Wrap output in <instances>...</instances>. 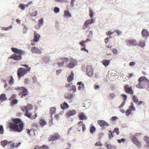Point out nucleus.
Returning a JSON list of instances; mask_svg holds the SVG:
<instances>
[{"label":"nucleus","mask_w":149,"mask_h":149,"mask_svg":"<svg viewBox=\"0 0 149 149\" xmlns=\"http://www.w3.org/2000/svg\"><path fill=\"white\" fill-rule=\"evenodd\" d=\"M78 118L80 120H86L87 117L84 112H80L79 113Z\"/></svg>","instance_id":"4468645a"},{"label":"nucleus","mask_w":149,"mask_h":149,"mask_svg":"<svg viewBox=\"0 0 149 149\" xmlns=\"http://www.w3.org/2000/svg\"><path fill=\"white\" fill-rule=\"evenodd\" d=\"M61 60L63 61L62 62L67 63L69 61L68 58H61Z\"/></svg>","instance_id":"ea45409f"},{"label":"nucleus","mask_w":149,"mask_h":149,"mask_svg":"<svg viewBox=\"0 0 149 149\" xmlns=\"http://www.w3.org/2000/svg\"><path fill=\"white\" fill-rule=\"evenodd\" d=\"M98 123L101 127L102 126H108L109 125L108 123L104 121L103 120H100L97 122Z\"/></svg>","instance_id":"f3484780"},{"label":"nucleus","mask_w":149,"mask_h":149,"mask_svg":"<svg viewBox=\"0 0 149 149\" xmlns=\"http://www.w3.org/2000/svg\"><path fill=\"white\" fill-rule=\"evenodd\" d=\"M27 133L30 136L34 135H35V133L37 131L35 129H28L27 130Z\"/></svg>","instance_id":"aec40b11"},{"label":"nucleus","mask_w":149,"mask_h":149,"mask_svg":"<svg viewBox=\"0 0 149 149\" xmlns=\"http://www.w3.org/2000/svg\"><path fill=\"white\" fill-rule=\"evenodd\" d=\"M64 14L66 16H71V14L68 11H65Z\"/></svg>","instance_id":"49530a36"},{"label":"nucleus","mask_w":149,"mask_h":149,"mask_svg":"<svg viewBox=\"0 0 149 149\" xmlns=\"http://www.w3.org/2000/svg\"><path fill=\"white\" fill-rule=\"evenodd\" d=\"M33 108V106L32 105L28 104L26 106L21 108V109L23 111H26V116L31 119H35L37 117V114L36 113L34 116H32L31 113L29 111V110H31Z\"/></svg>","instance_id":"7ed1b4c3"},{"label":"nucleus","mask_w":149,"mask_h":149,"mask_svg":"<svg viewBox=\"0 0 149 149\" xmlns=\"http://www.w3.org/2000/svg\"><path fill=\"white\" fill-rule=\"evenodd\" d=\"M124 89L125 91L127 93L130 95H133L134 93V91L132 90V87L130 86L128 84H126L124 87Z\"/></svg>","instance_id":"1a4fd4ad"},{"label":"nucleus","mask_w":149,"mask_h":149,"mask_svg":"<svg viewBox=\"0 0 149 149\" xmlns=\"http://www.w3.org/2000/svg\"><path fill=\"white\" fill-rule=\"evenodd\" d=\"M4 133V130L2 125H0V133L3 134Z\"/></svg>","instance_id":"de8ad7c7"},{"label":"nucleus","mask_w":149,"mask_h":149,"mask_svg":"<svg viewBox=\"0 0 149 149\" xmlns=\"http://www.w3.org/2000/svg\"><path fill=\"white\" fill-rule=\"evenodd\" d=\"M29 80L27 78H26L24 79V83L25 84H27L29 83Z\"/></svg>","instance_id":"bf43d9fd"},{"label":"nucleus","mask_w":149,"mask_h":149,"mask_svg":"<svg viewBox=\"0 0 149 149\" xmlns=\"http://www.w3.org/2000/svg\"><path fill=\"white\" fill-rule=\"evenodd\" d=\"M12 26H10L8 27H3L2 29L5 31H7L10 30V29H12Z\"/></svg>","instance_id":"79ce46f5"},{"label":"nucleus","mask_w":149,"mask_h":149,"mask_svg":"<svg viewBox=\"0 0 149 149\" xmlns=\"http://www.w3.org/2000/svg\"><path fill=\"white\" fill-rule=\"evenodd\" d=\"M126 42L128 46L133 45L136 46L138 45V42L134 39L127 40L126 41Z\"/></svg>","instance_id":"9b49d317"},{"label":"nucleus","mask_w":149,"mask_h":149,"mask_svg":"<svg viewBox=\"0 0 149 149\" xmlns=\"http://www.w3.org/2000/svg\"><path fill=\"white\" fill-rule=\"evenodd\" d=\"M32 79L34 83H35L37 81V79L36 76H34L32 78Z\"/></svg>","instance_id":"0e129e2a"},{"label":"nucleus","mask_w":149,"mask_h":149,"mask_svg":"<svg viewBox=\"0 0 149 149\" xmlns=\"http://www.w3.org/2000/svg\"><path fill=\"white\" fill-rule=\"evenodd\" d=\"M93 22V20L92 19L86 20L84 24V25L85 26V28H83V29H84L86 28H87L89 24H91Z\"/></svg>","instance_id":"dca6fc26"},{"label":"nucleus","mask_w":149,"mask_h":149,"mask_svg":"<svg viewBox=\"0 0 149 149\" xmlns=\"http://www.w3.org/2000/svg\"><path fill=\"white\" fill-rule=\"evenodd\" d=\"M129 108L132 111H135V109L134 107L133 103V102H131L130 103V106Z\"/></svg>","instance_id":"473e14b6"},{"label":"nucleus","mask_w":149,"mask_h":149,"mask_svg":"<svg viewBox=\"0 0 149 149\" xmlns=\"http://www.w3.org/2000/svg\"><path fill=\"white\" fill-rule=\"evenodd\" d=\"M10 58H12L14 60L18 61H20L22 58L21 55H17L16 54H14L12 55L10 57Z\"/></svg>","instance_id":"ddd939ff"},{"label":"nucleus","mask_w":149,"mask_h":149,"mask_svg":"<svg viewBox=\"0 0 149 149\" xmlns=\"http://www.w3.org/2000/svg\"><path fill=\"white\" fill-rule=\"evenodd\" d=\"M109 139H111L113 137V132H112L111 130L109 131Z\"/></svg>","instance_id":"72a5a7b5"},{"label":"nucleus","mask_w":149,"mask_h":149,"mask_svg":"<svg viewBox=\"0 0 149 149\" xmlns=\"http://www.w3.org/2000/svg\"><path fill=\"white\" fill-rule=\"evenodd\" d=\"M27 28L25 26H24L23 29V32L24 33H25L27 32Z\"/></svg>","instance_id":"4d7b16f0"},{"label":"nucleus","mask_w":149,"mask_h":149,"mask_svg":"<svg viewBox=\"0 0 149 149\" xmlns=\"http://www.w3.org/2000/svg\"><path fill=\"white\" fill-rule=\"evenodd\" d=\"M110 63V61L109 60L104 59L102 61V64L105 67L108 66Z\"/></svg>","instance_id":"b1692460"},{"label":"nucleus","mask_w":149,"mask_h":149,"mask_svg":"<svg viewBox=\"0 0 149 149\" xmlns=\"http://www.w3.org/2000/svg\"><path fill=\"white\" fill-rule=\"evenodd\" d=\"M17 95L14 94L12 95L9 98L10 100H13L16 97Z\"/></svg>","instance_id":"a19ab883"},{"label":"nucleus","mask_w":149,"mask_h":149,"mask_svg":"<svg viewBox=\"0 0 149 149\" xmlns=\"http://www.w3.org/2000/svg\"><path fill=\"white\" fill-rule=\"evenodd\" d=\"M83 123V122L82 121H80L78 123V125L79 126V127H77V130L80 131L81 130V124H82Z\"/></svg>","instance_id":"f704fd0d"},{"label":"nucleus","mask_w":149,"mask_h":149,"mask_svg":"<svg viewBox=\"0 0 149 149\" xmlns=\"http://www.w3.org/2000/svg\"><path fill=\"white\" fill-rule=\"evenodd\" d=\"M74 74L72 72L71 74L68 77L67 81L68 82H70L72 81L73 79Z\"/></svg>","instance_id":"bb28decb"},{"label":"nucleus","mask_w":149,"mask_h":149,"mask_svg":"<svg viewBox=\"0 0 149 149\" xmlns=\"http://www.w3.org/2000/svg\"><path fill=\"white\" fill-rule=\"evenodd\" d=\"M89 12H90V16L91 18H92L93 17V16L94 15V13L92 11V10L91 9H89Z\"/></svg>","instance_id":"37998d69"},{"label":"nucleus","mask_w":149,"mask_h":149,"mask_svg":"<svg viewBox=\"0 0 149 149\" xmlns=\"http://www.w3.org/2000/svg\"><path fill=\"white\" fill-rule=\"evenodd\" d=\"M18 100L16 99H13L12 100L11 102V105H14L17 103Z\"/></svg>","instance_id":"58836bf2"},{"label":"nucleus","mask_w":149,"mask_h":149,"mask_svg":"<svg viewBox=\"0 0 149 149\" xmlns=\"http://www.w3.org/2000/svg\"><path fill=\"white\" fill-rule=\"evenodd\" d=\"M43 20L42 19H40L39 20V24L42 25L43 24Z\"/></svg>","instance_id":"13d9d810"},{"label":"nucleus","mask_w":149,"mask_h":149,"mask_svg":"<svg viewBox=\"0 0 149 149\" xmlns=\"http://www.w3.org/2000/svg\"><path fill=\"white\" fill-rule=\"evenodd\" d=\"M11 143H10V146L11 148H15V143L13 141H10Z\"/></svg>","instance_id":"c03bdc74"},{"label":"nucleus","mask_w":149,"mask_h":149,"mask_svg":"<svg viewBox=\"0 0 149 149\" xmlns=\"http://www.w3.org/2000/svg\"><path fill=\"white\" fill-rule=\"evenodd\" d=\"M141 135V133H138L135 134L134 135L130 137V139L132 142L139 148H141L142 146L141 143V142L137 139L136 137L139 136Z\"/></svg>","instance_id":"20e7f679"},{"label":"nucleus","mask_w":149,"mask_h":149,"mask_svg":"<svg viewBox=\"0 0 149 149\" xmlns=\"http://www.w3.org/2000/svg\"><path fill=\"white\" fill-rule=\"evenodd\" d=\"M139 82L136 87L139 89H143L149 86V80L145 77H141L138 79Z\"/></svg>","instance_id":"f03ea898"},{"label":"nucleus","mask_w":149,"mask_h":149,"mask_svg":"<svg viewBox=\"0 0 149 149\" xmlns=\"http://www.w3.org/2000/svg\"><path fill=\"white\" fill-rule=\"evenodd\" d=\"M42 147H43V149H49V147L45 145H43L42 146Z\"/></svg>","instance_id":"774afa93"},{"label":"nucleus","mask_w":149,"mask_h":149,"mask_svg":"<svg viewBox=\"0 0 149 149\" xmlns=\"http://www.w3.org/2000/svg\"><path fill=\"white\" fill-rule=\"evenodd\" d=\"M116 132V134L118 135L119 134V129L118 128L116 127L113 130V133Z\"/></svg>","instance_id":"e433bc0d"},{"label":"nucleus","mask_w":149,"mask_h":149,"mask_svg":"<svg viewBox=\"0 0 149 149\" xmlns=\"http://www.w3.org/2000/svg\"><path fill=\"white\" fill-rule=\"evenodd\" d=\"M56 108L54 107H52L50 109V114L51 117H52V115L55 113L56 112Z\"/></svg>","instance_id":"a878e982"},{"label":"nucleus","mask_w":149,"mask_h":149,"mask_svg":"<svg viewBox=\"0 0 149 149\" xmlns=\"http://www.w3.org/2000/svg\"><path fill=\"white\" fill-rule=\"evenodd\" d=\"M95 130L96 129L95 127L94 126H92L90 128V131L91 133H92L95 132Z\"/></svg>","instance_id":"c9c22d12"},{"label":"nucleus","mask_w":149,"mask_h":149,"mask_svg":"<svg viewBox=\"0 0 149 149\" xmlns=\"http://www.w3.org/2000/svg\"><path fill=\"white\" fill-rule=\"evenodd\" d=\"M112 52L113 53L116 54H117L118 53V51L117 49L115 48L113 49H112Z\"/></svg>","instance_id":"8fccbe9b"},{"label":"nucleus","mask_w":149,"mask_h":149,"mask_svg":"<svg viewBox=\"0 0 149 149\" xmlns=\"http://www.w3.org/2000/svg\"><path fill=\"white\" fill-rule=\"evenodd\" d=\"M139 45L142 47H144L145 45V41H140Z\"/></svg>","instance_id":"c756f323"},{"label":"nucleus","mask_w":149,"mask_h":149,"mask_svg":"<svg viewBox=\"0 0 149 149\" xmlns=\"http://www.w3.org/2000/svg\"><path fill=\"white\" fill-rule=\"evenodd\" d=\"M54 12L55 13H58L59 11V9L57 7H55L54 10Z\"/></svg>","instance_id":"6e6d98bb"},{"label":"nucleus","mask_w":149,"mask_h":149,"mask_svg":"<svg viewBox=\"0 0 149 149\" xmlns=\"http://www.w3.org/2000/svg\"><path fill=\"white\" fill-rule=\"evenodd\" d=\"M10 80L9 81V84H13L14 83V79L12 76H11Z\"/></svg>","instance_id":"4c0bfd02"},{"label":"nucleus","mask_w":149,"mask_h":149,"mask_svg":"<svg viewBox=\"0 0 149 149\" xmlns=\"http://www.w3.org/2000/svg\"><path fill=\"white\" fill-rule=\"evenodd\" d=\"M31 51L32 53L40 54L41 53V50L36 47H33L31 49Z\"/></svg>","instance_id":"6ab92c4d"},{"label":"nucleus","mask_w":149,"mask_h":149,"mask_svg":"<svg viewBox=\"0 0 149 149\" xmlns=\"http://www.w3.org/2000/svg\"><path fill=\"white\" fill-rule=\"evenodd\" d=\"M21 144L20 142H19V143H15V148L18 147Z\"/></svg>","instance_id":"338daca9"},{"label":"nucleus","mask_w":149,"mask_h":149,"mask_svg":"<svg viewBox=\"0 0 149 149\" xmlns=\"http://www.w3.org/2000/svg\"><path fill=\"white\" fill-rule=\"evenodd\" d=\"M95 145L96 146H102V145L100 142H98L95 143Z\"/></svg>","instance_id":"864d4df0"},{"label":"nucleus","mask_w":149,"mask_h":149,"mask_svg":"<svg viewBox=\"0 0 149 149\" xmlns=\"http://www.w3.org/2000/svg\"><path fill=\"white\" fill-rule=\"evenodd\" d=\"M16 90H18L19 92V95H21V98H22L26 96L28 93L27 89L24 87H20L16 88Z\"/></svg>","instance_id":"39448f33"},{"label":"nucleus","mask_w":149,"mask_h":149,"mask_svg":"<svg viewBox=\"0 0 149 149\" xmlns=\"http://www.w3.org/2000/svg\"><path fill=\"white\" fill-rule=\"evenodd\" d=\"M76 111L74 110H72L68 112H67L65 114L66 116L67 117H69L71 116H73L76 114Z\"/></svg>","instance_id":"2eb2a0df"},{"label":"nucleus","mask_w":149,"mask_h":149,"mask_svg":"<svg viewBox=\"0 0 149 149\" xmlns=\"http://www.w3.org/2000/svg\"><path fill=\"white\" fill-rule=\"evenodd\" d=\"M114 33V32H113L110 31H108L106 33V35L107 36H110V35H111L112 34H113Z\"/></svg>","instance_id":"680f3d73"},{"label":"nucleus","mask_w":149,"mask_h":149,"mask_svg":"<svg viewBox=\"0 0 149 149\" xmlns=\"http://www.w3.org/2000/svg\"><path fill=\"white\" fill-rule=\"evenodd\" d=\"M61 115V114H57L55 116V117L58 120L60 117V116Z\"/></svg>","instance_id":"052dcab7"},{"label":"nucleus","mask_w":149,"mask_h":149,"mask_svg":"<svg viewBox=\"0 0 149 149\" xmlns=\"http://www.w3.org/2000/svg\"><path fill=\"white\" fill-rule=\"evenodd\" d=\"M40 35L38 34L36 31H34V38L33 41L35 42H38L40 39Z\"/></svg>","instance_id":"a211bd4d"},{"label":"nucleus","mask_w":149,"mask_h":149,"mask_svg":"<svg viewBox=\"0 0 149 149\" xmlns=\"http://www.w3.org/2000/svg\"><path fill=\"white\" fill-rule=\"evenodd\" d=\"M32 127H36V128H37V129L36 130H37L39 129L37 124L35 123H34L33 124Z\"/></svg>","instance_id":"3c124183"},{"label":"nucleus","mask_w":149,"mask_h":149,"mask_svg":"<svg viewBox=\"0 0 149 149\" xmlns=\"http://www.w3.org/2000/svg\"><path fill=\"white\" fill-rule=\"evenodd\" d=\"M60 138V136L57 133H54V134H53L50 136L48 138L49 141H54Z\"/></svg>","instance_id":"0eeeda50"},{"label":"nucleus","mask_w":149,"mask_h":149,"mask_svg":"<svg viewBox=\"0 0 149 149\" xmlns=\"http://www.w3.org/2000/svg\"><path fill=\"white\" fill-rule=\"evenodd\" d=\"M132 99L133 102L135 103H137L139 101L137 97L135 95L133 96Z\"/></svg>","instance_id":"c85d7f7f"},{"label":"nucleus","mask_w":149,"mask_h":149,"mask_svg":"<svg viewBox=\"0 0 149 149\" xmlns=\"http://www.w3.org/2000/svg\"><path fill=\"white\" fill-rule=\"evenodd\" d=\"M31 67H29L28 69H25L23 68H19L17 70V74L19 77L23 76L27 73L28 72H30Z\"/></svg>","instance_id":"423d86ee"},{"label":"nucleus","mask_w":149,"mask_h":149,"mask_svg":"<svg viewBox=\"0 0 149 149\" xmlns=\"http://www.w3.org/2000/svg\"><path fill=\"white\" fill-rule=\"evenodd\" d=\"M86 74L89 77H91L93 74V67L90 65L87 66V68L86 71Z\"/></svg>","instance_id":"6e6552de"},{"label":"nucleus","mask_w":149,"mask_h":149,"mask_svg":"<svg viewBox=\"0 0 149 149\" xmlns=\"http://www.w3.org/2000/svg\"><path fill=\"white\" fill-rule=\"evenodd\" d=\"M13 123H10L9 127L10 129L13 131L21 132L24 128V124L20 119L16 118L12 120Z\"/></svg>","instance_id":"f257e3e1"},{"label":"nucleus","mask_w":149,"mask_h":149,"mask_svg":"<svg viewBox=\"0 0 149 149\" xmlns=\"http://www.w3.org/2000/svg\"><path fill=\"white\" fill-rule=\"evenodd\" d=\"M86 42L84 41H82L79 43L80 45L82 46V47H85L86 45H84Z\"/></svg>","instance_id":"5fc2aeb1"},{"label":"nucleus","mask_w":149,"mask_h":149,"mask_svg":"<svg viewBox=\"0 0 149 149\" xmlns=\"http://www.w3.org/2000/svg\"><path fill=\"white\" fill-rule=\"evenodd\" d=\"M11 50L14 53L19 54V55H22L25 54V52L24 51L17 48H12Z\"/></svg>","instance_id":"9d476101"},{"label":"nucleus","mask_w":149,"mask_h":149,"mask_svg":"<svg viewBox=\"0 0 149 149\" xmlns=\"http://www.w3.org/2000/svg\"><path fill=\"white\" fill-rule=\"evenodd\" d=\"M11 143L10 141H8L7 140H5L2 141L1 142V145L4 148L7 144H10Z\"/></svg>","instance_id":"412c9836"},{"label":"nucleus","mask_w":149,"mask_h":149,"mask_svg":"<svg viewBox=\"0 0 149 149\" xmlns=\"http://www.w3.org/2000/svg\"><path fill=\"white\" fill-rule=\"evenodd\" d=\"M57 64L59 67H62L64 65V62L58 63Z\"/></svg>","instance_id":"69168bd1"},{"label":"nucleus","mask_w":149,"mask_h":149,"mask_svg":"<svg viewBox=\"0 0 149 149\" xmlns=\"http://www.w3.org/2000/svg\"><path fill=\"white\" fill-rule=\"evenodd\" d=\"M19 7L22 10H24L25 9V8L26 7V5H24L23 4H20L19 5Z\"/></svg>","instance_id":"7c9ffc66"},{"label":"nucleus","mask_w":149,"mask_h":149,"mask_svg":"<svg viewBox=\"0 0 149 149\" xmlns=\"http://www.w3.org/2000/svg\"><path fill=\"white\" fill-rule=\"evenodd\" d=\"M60 106L61 108L63 110L67 109L69 107L68 104L65 102H64L63 103L61 104Z\"/></svg>","instance_id":"393cba45"},{"label":"nucleus","mask_w":149,"mask_h":149,"mask_svg":"<svg viewBox=\"0 0 149 149\" xmlns=\"http://www.w3.org/2000/svg\"><path fill=\"white\" fill-rule=\"evenodd\" d=\"M126 141V139H120L118 140L117 141L119 143H120L122 142H124Z\"/></svg>","instance_id":"603ef678"},{"label":"nucleus","mask_w":149,"mask_h":149,"mask_svg":"<svg viewBox=\"0 0 149 149\" xmlns=\"http://www.w3.org/2000/svg\"><path fill=\"white\" fill-rule=\"evenodd\" d=\"M131 110L130 109H128L126 112V114L127 116H129L131 113Z\"/></svg>","instance_id":"a18cd8bd"},{"label":"nucleus","mask_w":149,"mask_h":149,"mask_svg":"<svg viewBox=\"0 0 149 149\" xmlns=\"http://www.w3.org/2000/svg\"><path fill=\"white\" fill-rule=\"evenodd\" d=\"M142 35L143 37H148L149 36V33L145 29H143L141 32Z\"/></svg>","instance_id":"5701e85b"},{"label":"nucleus","mask_w":149,"mask_h":149,"mask_svg":"<svg viewBox=\"0 0 149 149\" xmlns=\"http://www.w3.org/2000/svg\"><path fill=\"white\" fill-rule=\"evenodd\" d=\"M81 127L82 128L83 131L84 132L86 130V127L85 126V125L84 124L82 123L81 124Z\"/></svg>","instance_id":"e2e57ef3"},{"label":"nucleus","mask_w":149,"mask_h":149,"mask_svg":"<svg viewBox=\"0 0 149 149\" xmlns=\"http://www.w3.org/2000/svg\"><path fill=\"white\" fill-rule=\"evenodd\" d=\"M106 147L108 149H115L116 147L114 148V146H112L110 144H107L106 146Z\"/></svg>","instance_id":"2f4dec72"},{"label":"nucleus","mask_w":149,"mask_h":149,"mask_svg":"<svg viewBox=\"0 0 149 149\" xmlns=\"http://www.w3.org/2000/svg\"><path fill=\"white\" fill-rule=\"evenodd\" d=\"M144 138V140L146 143L147 146L149 147V137L147 136H145Z\"/></svg>","instance_id":"cd10ccee"},{"label":"nucleus","mask_w":149,"mask_h":149,"mask_svg":"<svg viewBox=\"0 0 149 149\" xmlns=\"http://www.w3.org/2000/svg\"><path fill=\"white\" fill-rule=\"evenodd\" d=\"M77 64L76 61L74 59H72L70 60L69 63L67 65V67L70 68H72Z\"/></svg>","instance_id":"f8f14e48"},{"label":"nucleus","mask_w":149,"mask_h":149,"mask_svg":"<svg viewBox=\"0 0 149 149\" xmlns=\"http://www.w3.org/2000/svg\"><path fill=\"white\" fill-rule=\"evenodd\" d=\"M84 88V86L83 84H82L80 86H79L78 87V88L79 90H81V89H83Z\"/></svg>","instance_id":"09e8293b"},{"label":"nucleus","mask_w":149,"mask_h":149,"mask_svg":"<svg viewBox=\"0 0 149 149\" xmlns=\"http://www.w3.org/2000/svg\"><path fill=\"white\" fill-rule=\"evenodd\" d=\"M39 123L40 124V126L42 127L46 125L47 123L44 119H41L39 121Z\"/></svg>","instance_id":"4be33fe9"}]
</instances>
